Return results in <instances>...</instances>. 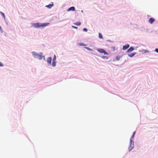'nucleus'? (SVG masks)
I'll return each mask as SVG.
<instances>
[{
	"label": "nucleus",
	"instance_id": "nucleus-17",
	"mask_svg": "<svg viewBox=\"0 0 158 158\" xmlns=\"http://www.w3.org/2000/svg\"><path fill=\"white\" fill-rule=\"evenodd\" d=\"M85 48L88 50L91 51H92V49H90L89 48L87 47H85Z\"/></svg>",
	"mask_w": 158,
	"mask_h": 158
},
{
	"label": "nucleus",
	"instance_id": "nucleus-10",
	"mask_svg": "<svg viewBox=\"0 0 158 158\" xmlns=\"http://www.w3.org/2000/svg\"><path fill=\"white\" fill-rule=\"evenodd\" d=\"M56 61L53 60L52 65V66L55 67L56 66Z\"/></svg>",
	"mask_w": 158,
	"mask_h": 158
},
{
	"label": "nucleus",
	"instance_id": "nucleus-9",
	"mask_svg": "<svg viewBox=\"0 0 158 158\" xmlns=\"http://www.w3.org/2000/svg\"><path fill=\"white\" fill-rule=\"evenodd\" d=\"M52 4H50L46 6L48 8H51L53 6V3L52 2Z\"/></svg>",
	"mask_w": 158,
	"mask_h": 158
},
{
	"label": "nucleus",
	"instance_id": "nucleus-4",
	"mask_svg": "<svg viewBox=\"0 0 158 158\" xmlns=\"http://www.w3.org/2000/svg\"><path fill=\"white\" fill-rule=\"evenodd\" d=\"M130 45L129 44H126L125 45L123 46V49L124 50H126L129 48Z\"/></svg>",
	"mask_w": 158,
	"mask_h": 158
},
{
	"label": "nucleus",
	"instance_id": "nucleus-14",
	"mask_svg": "<svg viewBox=\"0 0 158 158\" xmlns=\"http://www.w3.org/2000/svg\"><path fill=\"white\" fill-rule=\"evenodd\" d=\"M134 136V135H132V136L131 138L130 139V141L131 145V144L132 142V139L133 138Z\"/></svg>",
	"mask_w": 158,
	"mask_h": 158
},
{
	"label": "nucleus",
	"instance_id": "nucleus-19",
	"mask_svg": "<svg viewBox=\"0 0 158 158\" xmlns=\"http://www.w3.org/2000/svg\"><path fill=\"white\" fill-rule=\"evenodd\" d=\"M56 57L55 55L54 56L53 60L56 61Z\"/></svg>",
	"mask_w": 158,
	"mask_h": 158
},
{
	"label": "nucleus",
	"instance_id": "nucleus-27",
	"mask_svg": "<svg viewBox=\"0 0 158 158\" xmlns=\"http://www.w3.org/2000/svg\"><path fill=\"white\" fill-rule=\"evenodd\" d=\"M135 131H134L133 133V135H134L135 134Z\"/></svg>",
	"mask_w": 158,
	"mask_h": 158
},
{
	"label": "nucleus",
	"instance_id": "nucleus-15",
	"mask_svg": "<svg viewBox=\"0 0 158 158\" xmlns=\"http://www.w3.org/2000/svg\"><path fill=\"white\" fill-rule=\"evenodd\" d=\"M134 136V135H132V136L131 138L130 139V141L131 145V144L132 142V139L133 138Z\"/></svg>",
	"mask_w": 158,
	"mask_h": 158
},
{
	"label": "nucleus",
	"instance_id": "nucleus-6",
	"mask_svg": "<svg viewBox=\"0 0 158 158\" xmlns=\"http://www.w3.org/2000/svg\"><path fill=\"white\" fill-rule=\"evenodd\" d=\"M155 21V19L153 18H150V19H149V20H148V22H149L151 23V24H152L153 22Z\"/></svg>",
	"mask_w": 158,
	"mask_h": 158
},
{
	"label": "nucleus",
	"instance_id": "nucleus-23",
	"mask_svg": "<svg viewBox=\"0 0 158 158\" xmlns=\"http://www.w3.org/2000/svg\"><path fill=\"white\" fill-rule=\"evenodd\" d=\"M120 58V57H119V56H117L116 57V59H117V60H119V59Z\"/></svg>",
	"mask_w": 158,
	"mask_h": 158
},
{
	"label": "nucleus",
	"instance_id": "nucleus-7",
	"mask_svg": "<svg viewBox=\"0 0 158 158\" xmlns=\"http://www.w3.org/2000/svg\"><path fill=\"white\" fill-rule=\"evenodd\" d=\"M134 50V48L133 47H131L127 51V52H131Z\"/></svg>",
	"mask_w": 158,
	"mask_h": 158
},
{
	"label": "nucleus",
	"instance_id": "nucleus-3",
	"mask_svg": "<svg viewBox=\"0 0 158 158\" xmlns=\"http://www.w3.org/2000/svg\"><path fill=\"white\" fill-rule=\"evenodd\" d=\"M97 50L100 53H103L104 55H108V53L103 49L98 48L97 49Z\"/></svg>",
	"mask_w": 158,
	"mask_h": 158
},
{
	"label": "nucleus",
	"instance_id": "nucleus-2",
	"mask_svg": "<svg viewBox=\"0 0 158 158\" xmlns=\"http://www.w3.org/2000/svg\"><path fill=\"white\" fill-rule=\"evenodd\" d=\"M32 54L35 58H38L40 60H41L43 58L45 60V56L43 55V54L42 52L38 54L35 52H32Z\"/></svg>",
	"mask_w": 158,
	"mask_h": 158
},
{
	"label": "nucleus",
	"instance_id": "nucleus-1",
	"mask_svg": "<svg viewBox=\"0 0 158 158\" xmlns=\"http://www.w3.org/2000/svg\"><path fill=\"white\" fill-rule=\"evenodd\" d=\"M49 24L50 23H37L32 24V26L35 28L44 27L48 26Z\"/></svg>",
	"mask_w": 158,
	"mask_h": 158
},
{
	"label": "nucleus",
	"instance_id": "nucleus-20",
	"mask_svg": "<svg viewBox=\"0 0 158 158\" xmlns=\"http://www.w3.org/2000/svg\"><path fill=\"white\" fill-rule=\"evenodd\" d=\"M0 13H1L2 15L3 16L4 18H5V16L4 13L2 12H0Z\"/></svg>",
	"mask_w": 158,
	"mask_h": 158
},
{
	"label": "nucleus",
	"instance_id": "nucleus-13",
	"mask_svg": "<svg viewBox=\"0 0 158 158\" xmlns=\"http://www.w3.org/2000/svg\"><path fill=\"white\" fill-rule=\"evenodd\" d=\"M74 24L77 26H80L81 25V23L80 22H77L76 23H74Z\"/></svg>",
	"mask_w": 158,
	"mask_h": 158
},
{
	"label": "nucleus",
	"instance_id": "nucleus-24",
	"mask_svg": "<svg viewBox=\"0 0 158 158\" xmlns=\"http://www.w3.org/2000/svg\"><path fill=\"white\" fill-rule=\"evenodd\" d=\"M133 147H130L129 148V151H130L131 150L133 149Z\"/></svg>",
	"mask_w": 158,
	"mask_h": 158
},
{
	"label": "nucleus",
	"instance_id": "nucleus-22",
	"mask_svg": "<svg viewBox=\"0 0 158 158\" xmlns=\"http://www.w3.org/2000/svg\"><path fill=\"white\" fill-rule=\"evenodd\" d=\"M83 31H87V29L86 28H84L83 29Z\"/></svg>",
	"mask_w": 158,
	"mask_h": 158
},
{
	"label": "nucleus",
	"instance_id": "nucleus-5",
	"mask_svg": "<svg viewBox=\"0 0 158 158\" xmlns=\"http://www.w3.org/2000/svg\"><path fill=\"white\" fill-rule=\"evenodd\" d=\"M47 61L48 64H51V61H52L51 57H48L47 58Z\"/></svg>",
	"mask_w": 158,
	"mask_h": 158
},
{
	"label": "nucleus",
	"instance_id": "nucleus-16",
	"mask_svg": "<svg viewBox=\"0 0 158 158\" xmlns=\"http://www.w3.org/2000/svg\"><path fill=\"white\" fill-rule=\"evenodd\" d=\"M79 45L81 46H86V44H84L83 43H80L79 44Z\"/></svg>",
	"mask_w": 158,
	"mask_h": 158
},
{
	"label": "nucleus",
	"instance_id": "nucleus-8",
	"mask_svg": "<svg viewBox=\"0 0 158 158\" xmlns=\"http://www.w3.org/2000/svg\"><path fill=\"white\" fill-rule=\"evenodd\" d=\"M75 10V8L74 6H72L69 8L67 10L68 11L71 10L74 11Z\"/></svg>",
	"mask_w": 158,
	"mask_h": 158
},
{
	"label": "nucleus",
	"instance_id": "nucleus-25",
	"mask_svg": "<svg viewBox=\"0 0 158 158\" xmlns=\"http://www.w3.org/2000/svg\"><path fill=\"white\" fill-rule=\"evenodd\" d=\"M155 51L158 53V49L156 48L155 50Z\"/></svg>",
	"mask_w": 158,
	"mask_h": 158
},
{
	"label": "nucleus",
	"instance_id": "nucleus-18",
	"mask_svg": "<svg viewBox=\"0 0 158 158\" xmlns=\"http://www.w3.org/2000/svg\"><path fill=\"white\" fill-rule=\"evenodd\" d=\"M111 49L113 51H114L115 50V48L114 47H111Z\"/></svg>",
	"mask_w": 158,
	"mask_h": 158
},
{
	"label": "nucleus",
	"instance_id": "nucleus-12",
	"mask_svg": "<svg viewBox=\"0 0 158 158\" xmlns=\"http://www.w3.org/2000/svg\"><path fill=\"white\" fill-rule=\"evenodd\" d=\"M98 35H99V37L100 39H103V37L102 36V35L101 33H99Z\"/></svg>",
	"mask_w": 158,
	"mask_h": 158
},
{
	"label": "nucleus",
	"instance_id": "nucleus-26",
	"mask_svg": "<svg viewBox=\"0 0 158 158\" xmlns=\"http://www.w3.org/2000/svg\"><path fill=\"white\" fill-rule=\"evenodd\" d=\"M72 27L73 28H75V29H77V27H75V26H72Z\"/></svg>",
	"mask_w": 158,
	"mask_h": 158
},
{
	"label": "nucleus",
	"instance_id": "nucleus-11",
	"mask_svg": "<svg viewBox=\"0 0 158 158\" xmlns=\"http://www.w3.org/2000/svg\"><path fill=\"white\" fill-rule=\"evenodd\" d=\"M135 54V53H132L128 54V56L130 57H132Z\"/></svg>",
	"mask_w": 158,
	"mask_h": 158
},
{
	"label": "nucleus",
	"instance_id": "nucleus-21",
	"mask_svg": "<svg viewBox=\"0 0 158 158\" xmlns=\"http://www.w3.org/2000/svg\"><path fill=\"white\" fill-rule=\"evenodd\" d=\"M4 66V65L3 64L0 62V67H2Z\"/></svg>",
	"mask_w": 158,
	"mask_h": 158
}]
</instances>
